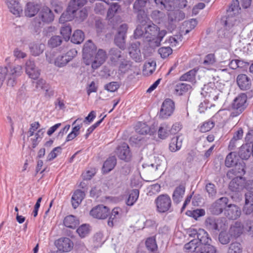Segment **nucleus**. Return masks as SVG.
<instances>
[{
  "label": "nucleus",
  "instance_id": "1",
  "mask_svg": "<svg viewBox=\"0 0 253 253\" xmlns=\"http://www.w3.org/2000/svg\"><path fill=\"white\" fill-rule=\"evenodd\" d=\"M240 9L239 1L238 0H233L229 9L227 10V16L225 18L226 19L225 20L223 19H222L224 22L225 27L223 30L219 31V36L230 37L237 32V23L239 22L237 21L236 16H233L232 15L233 14L235 15L238 13Z\"/></svg>",
  "mask_w": 253,
  "mask_h": 253
},
{
  "label": "nucleus",
  "instance_id": "2",
  "mask_svg": "<svg viewBox=\"0 0 253 253\" xmlns=\"http://www.w3.org/2000/svg\"><path fill=\"white\" fill-rule=\"evenodd\" d=\"M23 73L22 66L19 65L9 67H0V87L5 78L8 86H14L17 83V78Z\"/></svg>",
  "mask_w": 253,
  "mask_h": 253
},
{
  "label": "nucleus",
  "instance_id": "3",
  "mask_svg": "<svg viewBox=\"0 0 253 253\" xmlns=\"http://www.w3.org/2000/svg\"><path fill=\"white\" fill-rule=\"evenodd\" d=\"M196 238L191 240L184 246V250L191 252L193 250H197L200 247V245L207 244L211 241L208 233L203 229L199 228Z\"/></svg>",
  "mask_w": 253,
  "mask_h": 253
},
{
  "label": "nucleus",
  "instance_id": "4",
  "mask_svg": "<svg viewBox=\"0 0 253 253\" xmlns=\"http://www.w3.org/2000/svg\"><path fill=\"white\" fill-rule=\"evenodd\" d=\"M87 2L86 0H71L67 8L64 20L71 21L75 16V13L79 7L83 6Z\"/></svg>",
  "mask_w": 253,
  "mask_h": 253
},
{
  "label": "nucleus",
  "instance_id": "5",
  "mask_svg": "<svg viewBox=\"0 0 253 253\" xmlns=\"http://www.w3.org/2000/svg\"><path fill=\"white\" fill-rule=\"evenodd\" d=\"M157 211L160 213H164L169 211L171 207V200L167 194H161L155 200Z\"/></svg>",
  "mask_w": 253,
  "mask_h": 253
},
{
  "label": "nucleus",
  "instance_id": "6",
  "mask_svg": "<svg viewBox=\"0 0 253 253\" xmlns=\"http://www.w3.org/2000/svg\"><path fill=\"white\" fill-rule=\"evenodd\" d=\"M71 27L64 23V41H68L70 39ZM84 34L80 30L75 31L71 37V41L74 43L79 44L84 40Z\"/></svg>",
  "mask_w": 253,
  "mask_h": 253
},
{
  "label": "nucleus",
  "instance_id": "7",
  "mask_svg": "<svg viewBox=\"0 0 253 253\" xmlns=\"http://www.w3.org/2000/svg\"><path fill=\"white\" fill-rule=\"evenodd\" d=\"M96 46L91 40H88L84 44L83 50L84 63L89 65L91 62V58L96 51Z\"/></svg>",
  "mask_w": 253,
  "mask_h": 253
},
{
  "label": "nucleus",
  "instance_id": "8",
  "mask_svg": "<svg viewBox=\"0 0 253 253\" xmlns=\"http://www.w3.org/2000/svg\"><path fill=\"white\" fill-rule=\"evenodd\" d=\"M225 221V218L209 217L206 219L205 224L208 230L214 231L220 229H224L226 227Z\"/></svg>",
  "mask_w": 253,
  "mask_h": 253
},
{
  "label": "nucleus",
  "instance_id": "9",
  "mask_svg": "<svg viewBox=\"0 0 253 253\" xmlns=\"http://www.w3.org/2000/svg\"><path fill=\"white\" fill-rule=\"evenodd\" d=\"M175 109L174 102L167 98L163 102L159 113V117L162 119H167L173 113Z\"/></svg>",
  "mask_w": 253,
  "mask_h": 253
},
{
  "label": "nucleus",
  "instance_id": "10",
  "mask_svg": "<svg viewBox=\"0 0 253 253\" xmlns=\"http://www.w3.org/2000/svg\"><path fill=\"white\" fill-rule=\"evenodd\" d=\"M228 202V198L225 197H223L217 199L211 206L210 208L211 212L215 215L220 214L223 212L224 209L225 210V207Z\"/></svg>",
  "mask_w": 253,
  "mask_h": 253
},
{
  "label": "nucleus",
  "instance_id": "11",
  "mask_svg": "<svg viewBox=\"0 0 253 253\" xmlns=\"http://www.w3.org/2000/svg\"><path fill=\"white\" fill-rule=\"evenodd\" d=\"M137 18L139 24L134 31V37L137 39L144 36L146 38H148L149 36L146 34V24H147V20H148V17L146 15L144 14V16L141 17L139 15Z\"/></svg>",
  "mask_w": 253,
  "mask_h": 253
},
{
  "label": "nucleus",
  "instance_id": "12",
  "mask_svg": "<svg viewBox=\"0 0 253 253\" xmlns=\"http://www.w3.org/2000/svg\"><path fill=\"white\" fill-rule=\"evenodd\" d=\"M106 52L102 49H99L96 52L95 56L91 58V67L93 69L98 68L101 65H102L107 59Z\"/></svg>",
  "mask_w": 253,
  "mask_h": 253
},
{
  "label": "nucleus",
  "instance_id": "13",
  "mask_svg": "<svg viewBox=\"0 0 253 253\" xmlns=\"http://www.w3.org/2000/svg\"><path fill=\"white\" fill-rule=\"evenodd\" d=\"M109 213L108 207L102 205L94 207L90 211V214L94 218L103 219L106 218Z\"/></svg>",
  "mask_w": 253,
  "mask_h": 253
},
{
  "label": "nucleus",
  "instance_id": "14",
  "mask_svg": "<svg viewBox=\"0 0 253 253\" xmlns=\"http://www.w3.org/2000/svg\"><path fill=\"white\" fill-rule=\"evenodd\" d=\"M247 96L245 94L238 95L233 101L232 108L237 111L238 114H241L246 108Z\"/></svg>",
  "mask_w": 253,
  "mask_h": 253
},
{
  "label": "nucleus",
  "instance_id": "15",
  "mask_svg": "<svg viewBox=\"0 0 253 253\" xmlns=\"http://www.w3.org/2000/svg\"><path fill=\"white\" fill-rule=\"evenodd\" d=\"M234 168L229 170L227 173V176L229 178H232L233 176L242 177L245 173V164L242 161L240 160L239 162L236 164Z\"/></svg>",
  "mask_w": 253,
  "mask_h": 253
},
{
  "label": "nucleus",
  "instance_id": "16",
  "mask_svg": "<svg viewBox=\"0 0 253 253\" xmlns=\"http://www.w3.org/2000/svg\"><path fill=\"white\" fill-rule=\"evenodd\" d=\"M224 214L229 219L235 220L241 214L240 208L234 204H229L225 210Z\"/></svg>",
  "mask_w": 253,
  "mask_h": 253
},
{
  "label": "nucleus",
  "instance_id": "17",
  "mask_svg": "<svg viewBox=\"0 0 253 253\" xmlns=\"http://www.w3.org/2000/svg\"><path fill=\"white\" fill-rule=\"evenodd\" d=\"M245 183V180L242 177L237 176L231 181L229 185V188L231 191L238 192L244 188Z\"/></svg>",
  "mask_w": 253,
  "mask_h": 253
},
{
  "label": "nucleus",
  "instance_id": "18",
  "mask_svg": "<svg viewBox=\"0 0 253 253\" xmlns=\"http://www.w3.org/2000/svg\"><path fill=\"white\" fill-rule=\"evenodd\" d=\"M116 153L118 157L121 160L127 161L130 158L129 148L128 145L126 143L118 146Z\"/></svg>",
  "mask_w": 253,
  "mask_h": 253
},
{
  "label": "nucleus",
  "instance_id": "19",
  "mask_svg": "<svg viewBox=\"0 0 253 253\" xmlns=\"http://www.w3.org/2000/svg\"><path fill=\"white\" fill-rule=\"evenodd\" d=\"M237 83L242 90H248L251 86V80L245 74H240L237 77Z\"/></svg>",
  "mask_w": 253,
  "mask_h": 253
},
{
  "label": "nucleus",
  "instance_id": "20",
  "mask_svg": "<svg viewBox=\"0 0 253 253\" xmlns=\"http://www.w3.org/2000/svg\"><path fill=\"white\" fill-rule=\"evenodd\" d=\"M9 11L15 16L19 17L22 13V8L16 0H6Z\"/></svg>",
  "mask_w": 253,
  "mask_h": 253
},
{
  "label": "nucleus",
  "instance_id": "21",
  "mask_svg": "<svg viewBox=\"0 0 253 253\" xmlns=\"http://www.w3.org/2000/svg\"><path fill=\"white\" fill-rule=\"evenodd\" d=\"M139 45V44L137 42L132 43L128 47L130 57L136 62H140L142 59Z\"/></svg>",
  "mask_w": 253,
  "mask_h": 253
},
{
  "label": "nucleus",
  "instance_id": "22",
  "mask_svg": "<svg viewBox=\"0 0 253 253\" xmlns=\"http://www.w3.org/2000/svg\"><path fill=\"white\" fill-rule=\"evenodd\" d=\"M39 18L44 23H50L54 19V15L51 10L46 6L42 8L39 15Z\"/></svg>",
  "mask_w": 253,
  "mask_h": 253
},
{
  "label": "nucleus",
  "instance_id": "23",
  "mask_svg": "<svg viewBox=\"0 0 253 253\" xmlns=\"http://www.w3.org/2000/svg\"><path fill=\"white\" fill-rule=\"evenodd\" d=\"M135 130L137 133L142 135H153L156 132L154 128H150L145 123L140 122L136 125Z\"/></svg>",
  "mask_w": 253,
  "mask_h": 253
},
{
  "label": "nucleus",
  "instance_id": "24",
  "mask_svg": "<svg viewBox=\"0 0 253 253\" xmlns=\"http://www.w3.org/2000/svg\"><path fill=\"white\" fill-rule=\"evenodd\" d=\"M185 191V187L183 185H180L174 190L172 194L173 202L176 204L179 203L183 197Z\"/></svg>",
  "mask_w": 253,
  "mask_h": 253
},
{
  "label": "nucleus",
  "instance_id": "25",
  "mask_svg": "<svg viewBox=\"0 0 253 253\" xmlns=\"http://www.w3.org/2000/svg\"><path fill=\"white\" fill-rule=\"evenodd\" d=\"M85 197L84 191L76 190L72 197V204L74 209L77 208Z\"/></svg>",
  "mask_w": 253,
  "mask_h": 253
},
{
  "label": "nucleus",
  "instance_id": "26",
  "mask_svg": "<svg viewBox=\"0 0 253 253\" xmlns=\"http://www.w3.org/2000/svg\"><path fill=\"white\" fill-rule=\"evenodd\" d=\"M40 9L39 5L33 2H28L25 9V14L26 16L31 17L35 16Z\"/></svg>",
  "mask_w": 253,
  "mask_h": 253
},
{
  "label": "nucleus",
  "instance_id": "27",
  "mask_svg": "<svg viewBox=\"0 0 253 253\" xmlns=\"http://www.w3.org/2000/svg\"><path fill=\"white\" fill-rule=\"evenodd\" d=\"M238 154L242 159L248 160L252 155L251 145L249 144L242 145L239 149Z\"/></svg>",
  "mask_w": 253,
  "mask_h": 253
},
{
  "label": "nucleus",
  "instance_id": "28",
  "mask_svg": "<svg viewBox=\"0 0 253 253\" xmlns=\"http://www.w3.org/2000/svg\"><path fill=\"white\" fill-rule=\"evenodd\" d=\"M239 159L234 152L229 153L225 160V165L228 168L233 167L239 162Z\"/></svg>",
  "mask_w": 253,
  "mask_h": 253
},
{
  "label": "nucleus",
  "instance_id": "29",
  "mask_svg": "<svg viewBox=\"0 0 253 253\" xmlns=\"http://www.w3.org/2000/svg\"><path fill=\"white\" fill-rule=\"evenodd\" d=\"M79 223V220L73 215L67 216L64 218V226L68 228L75 229Z\"/></svg>",
  "mask_w": 253,
  "mask_h": 253
},
{
  "label": "nucleus",
  "instance_id": "30",
  "mask_svg": "<svg viewBox=\"0 0 253 253\" xmlns=\"http://www.w3.org/2000/svg\"><path fill=\"white\" fill-rule=\"evenodd\" d=\"M116 164V159L115 156L110 157L104 163L102 170L104 172L110 171Z\"/></svg>",
  "mask_w": 253,
  "mask_h": 253
},
{
  "label": "nucleus",
  "instance_id": "31",
  "mask_svg": "<svg viewBox=\"0 0 253 253\" xmlns=\"http://www.w3.org/2000/svg\"><path fill=\"white\" fill-rule=\"evenodd\" d=\"M159 28L153 23L148 22V20H147V24H146V34L148 35L149 37H155L158 34V31Z\"/></svg>",
  "mask_w": 253,
  "mask_h": 253
},
{
  "label": "nucleus",
  "instance_id": "32",
  "mask_svg": "<svg viewBox=\"0 0 253 253\" xmlns=\"http://www.w3.org/2000/svg\"><path fill=\"white\" fill-rule=\"evenodd\" d=\"M158 134L159 138L163 139L166 138L171 134L170 126L166 124H162L158 129Z\"/></svg>",
  "mask_w": 253,
  "mask_h": 253
},
{
  "label": "nucleus",
  "instance_id": "33",
  "mask_svg": "<svg viewBox=\"0 0 253 253\" xmlns=\"http://www.w3.org/2000/svg\"><path fill=\"white\" fill-rule=\"evenodd\" d=\"M147 1L148 0H136L135 1L133 4V8L135 10L139 12L138 16L139 15L141 17L144 16V14L146 15L144 11H142V9L146 6Z\"/></svg>",
  "mask_w": 253,
  "mask_h": 253
},
{
  "label": "nucleus",
  "instance_id": "34",
  "mask_svg": "<svg viewBox=\"0 0 253 253\" xmlns=\"http://www.w3.org/2000/svg\"><path fill=\"white\" fill-rule=\"evenodd\" d=\"M204 89L207 90V91H206L207 93L206 95L208 96L211 100H213L215 101L220 97L221 92L216 88H211L209 89L208 88V86H205Z\"/></svg>",
  "mask_w": 253,
  "mask_h": 253
},
{
  "label": "nucleus",
  "instance_id": "35",
  "mask_svg": "<svg viewBox=\"0 0 253 253\" xmlns=\"http://www.w3.org/2000/svg\"><path fill=\"white\" fill-rule=\"evenodd\" d=\"M44 45L42 43H31L30 45V49L32 54L34 56H38L42 53L44 50Z\"/></svg>",
  "mask_w": 253,
  "mask_h": 253
},
{
  "label": "nucleus",
  "instance_id": "36",
  "mask_svg": "<svg viewBox=\"0 0 253 253\" xmlns=\"http://www.w3.org/2000/svg\"><path fill=\"white\" fill-rule=\"evenodd\" d=\"M197 72V70L195 68L192 69L182 75L180 77V80L182 81L193 82L195 79Z\"/></svg>",
  "mask_w": 253,
  "mask_h": 253
},
{
  "label": "nucleus",
  "instance_id": "37",
  "mask_svg": "<svg viewBox=\"0 0 253 253\" xmlns=\"http://www.w3.org/2000/svg\"><path fill=\"white\" fill-rule=\"evenodd\" d=\"M179 137H173L169 144V148L171 152H176L179 150L182 146V140L179 141Z\"/></svg>",
  "mask_w": 253,
  "mask_h": 253
},
{
  "label": "nucleus",
  "instance_id": "38",
  "mask_svg": "<svg viewBox=\"0 0 253 253\" xmlns=\"http://www.w3.org/2000/svg\"><path fill=\"white\" fill-rule=\"evenodd\" d=\"M198 250L200 253H216V250L214 247L210 244V243L200 245Z\"/></svg>",
  "mask_w": 253,
  "mask_h": 253
},
{
  "label": "nucleus",
  "instance_id": "39",
  "mask_svg": "<svg viewBox=\"0 0 253 253\" xmlns=\"http://www.w3.org/2000/svg\"><path fill=\"white\" fill-rule=\"evenodd\" d=\"M215 62V58L213 54H209L204 58L203 64L205 68L210 69V67Z\"/></svg>",
  "mask_w": 253,
  "mask_h": 253
},
{
  "label": "nucleus",
  "instance_id": "40",
  "mask_svg": "<svg viewBox=\"0 0 253 253\" xmlns=\"http://www.w3.org/2000/svg\"><path fill=\"white\" fill-rule=\"evenodd\" d=\"M33 83L35 84V87L37 89H41L45 91V95H48L47 94L49 89V85L46 83L45 81L41 79Z\"/></svg>",
  "mask_w": 253,
  "mask_h": 253
},
{
  "label": "nucleus",
  "instance_id": "41",
  "mask_svg": "<svg viewBox=\"0 0 253 253\" xmlns=\"http://www.w3.org/2000/svg\"><path fill=\"white\" fill-rule=\"evenodd\" d=\"M139 196V191L137 189H134L132 190L128 197L126 200V204L128 206H132L134 203L137 201Z\"/></svg>",
  "mask_w": 253,
  "mask_h": 253
},
{
  "label": "nucleus",
  "instance_id": "42",
  "mask_svg": "<svg viewBox=\"0 0 253 253\" xmlns=\"http://www.w3.org/2000/svg\"><path fill=\"white\" fill-rule=\"evenodd\" d=\"M190 88L191 86L188 84H178L175 86V91L178 95H181L187 92Z\"/></svg>",
  "mask_w": 253,
  "mask_h": 253
},
{
  "label": "nucleus",
  "instance_id": "43",
  "mask_svg": "<svg viewBox=\"0 0 253 253\" xmlns=\"http://www.w3.org/2000/svg\"><path fill=\"white\" fill-rule=\"evenodd\" d=\"M156 63L154 61L148 62L144 65L143 73L147 75H151L156 69Z\"/></svg>",
  "mask_w": 253,
  "mask_h": 253
},
{
  "label": "nucleus",
  "instance_id": "44",
  "mask_svg": "<svg viewBox=\"0 0 253 253\" xmlns=\"http://www.w3.org/2000/svg\"><path fill=\"white\" fill-rule=\"evenodd\" d=\"M214 126V123L211 120L204 122L199 127V130L203 133L210 131Z\"/></svg>",
  "mask_w": 253,
  "mask_h": 253
},
{
  "label": "nucleus",
  "instance_id": "45",
  "mask_svg": "<svg viewBox=\"0 0 253 253\" xmlns=\"http://www.w3.org/2000/svg\"><path fill=\"white\" fill-rule=\"evenodd\" d=\"M155 163H151L150 165L147 166L146 168L148 170L155 171L160 169L162 164V161L159 157H155Z\"/></svg>",
  "mask_w": 253,
  "mask_h": 253
},
{
  "label": "nucleus",
  "instance_id": "46",
  "mask_svg": "<svg viewBox=\"0 0 253 253\" xmlns=\"http://www.w3.org/2000/svg\"><path fill=\"white\" fill-rule=\"evenodd\" d=\"M120 6L118 3H112L108 10L107 17L112 18L120 9Z\"/></svg>",
  "mask_w": 253,
  "mask_h": 253
},
{
  "label": "nucleus",
  "instance_id": "47",
  "mask_svg": "<svg viewBox=\"0 0 253 253\" xmlns=\"http://www.w3.org/2000/svg\"><path fill=\"white\" fill-rule=\"evenodd\" d=\"M43 133V129H40L34 135L35 136L34 137L31 138L33 148H35L38 145L40 140L42 138Z\"/></svg>",
  "mask_w": 253,
  "mask_h": 253
},
{
  "label": "nucleus",
  "instance_id": "48",
  "mask_svg": "<svg viewBox=\"0 0 253 253\" xmlns=\"http://www.w3.org/2000/svg\"><path fill=\"white\" fill-rule=\"evenodd\" d=\"M112 61L116 62L121 57V51L118 48H113L109 51Z\"/></svg>",
  "mask_w": 253,
  "mask_h": 253
},
{
  "label": "nucleus",
  "instance_id": "49",
  "mask_svg": "<svg viewBox=\"0 0 253 253\" xmlns=\"http://www.w3.org/2000/svg\"><path fill=\"white\" fill-rule=\"evenodd\" d=\"M126 36L118 34L115 38V42L116 45L121 49H124L125 48V39Z\"/></svg>",
  "mask_w": 253,
  "mask_h": 253
},
{
  "label": "nucleus",
  "instance_id": "50",
  "mask_svg": "<svg viewBox=\"0 0 253 253\" xmlns=\"http://www.w3.org/2000/svg\"><path fill=\"white\" fill-rule=\"evenodd\" d=\"M147 248L151 251H154L157 249V245L154 237L148 238L145 242Z\"/></svg>",
  "mask_w": 253,
  "mask_h": 253
},
{
  "label": "nucleus",
  "instance_id": "51",
  "mask_svg": "<svg viewBox=\"0 0 253 253\" xmlns=\"http://www.w3.org/2000/svg\"><path fill=\"white\" fill-rule=\"evenodd\" d=\"M158 53L162 58H165L172 53V50L169 46L162 47L159 49Z\"/></svg>",
  "mask_w": 253,
  "mask_h": 253
},
{
  "label": "nucleus",
  "instance_id": "52",
  "mask_svg": "<svg viewBox=\"0 0 253 253\" xmlns=\"http://www.w3.org/2000/svg\"><path fill=\"white\" fill-rule=\"evenodd\" d=\"M218 239L222 244H227L230 240V235L226 231H222L219 235Z\"/></svg>",
  "mask_w": 253,
  "mask_h": 253
},
{
  "label": "nucleus",
  "instance_id": "53",
  "mask_svg": "<svg viewBox=\"0 0 253 253\" xmlns=\"http://www.w3.org/2000/svg\"><path fill=\"white\" fill-rule=\"evenodd\" d=\"M77 232L81 237L84 238L89 233V226L87 224H83L78 228Z\"/></svg>",
  "mask_w": 253,
  "mask_h": 253
},
{
  "label": "nucleus",
  "instance_id": "54",
  "mask_svg": "<svg viewBox=\"0 0 253 253\" xmlns=\"http://www.w3.org/2000/svg\"><path fill=\"white\" fill-rule=\"evenodd\" d=\"M62 42L61 37L55 36L52 37L48 41V44L52 47H55L59 45Z\"/></svg>",
  "mask_w": 253,
  "mask_h": 253
},
{
  "label": "nucleus",
  "instance_id": "55",
  "mask_svg": "<svg viewBox=\"0 0 253 253\" xmlns=\"http://www.w3.org/2000/svg\"><path fill=\"white\" fill-rule=\"evenodd\" d=\"M241 245L238 243H233L230 244L227 253H241Z\"/></svg>",
  "mask_w": 253,
  "mask_h": 253
},
{
  "label": "nucleus",
  "instance_id": "56",
  "mask_svg": "<svg viewBox=\"0 0 253 253\" xmlns=\"http://www.w3.org/2000/svg\"><path fill=\"white\" fill-rule=\"evenodd\" d=\"M206 190L210 197H214L216 193L215 186L211 183H208L206 184Z\"/></svg>",
  "mask_w": 253,
  "mask_h": 253
},
{
  "label": "nucleus",
  "instance_id": "57",
  "mask_svg": "<svg viewBox=\"0 0 253 253\" xmlns=\"http://www.w3.org/2000/svg\"><path fill=\"white\" fill-rule=\"evenodd\" d=\"M230 231L231 232H234V236H239L242 232V225L241 222H236L235 225L231 227Z\"/></svg>",
  "mask_w": 253,
  "mask_h": 253
},
{
  "label": "nucleus",
  "instance_id": "58",
  "mask_svg": "<svg viewBox=\"0 0 253 253\" xmlns=\"http://www.w3.org/2000/svg\"><path fill=\"white\" fill-rule=\"evenodd\" d=\"M197 25V21L195 19H192L188 21L184 22V25L187 27L184 35L188 34L191 30L193 29Z\"/></svg>",
  "mask_w": 253,
  "mask_h": 253
},
{
  "label": "nucleus",
  "instance_id": "59",
  "mask_svg": "<svg viewBox=\"0 0 253 253\" xmlns=\"http://www.w3.org/2000/svg\"><path fill=\"white\" fill-rule=\"evenodd\" d=\"M36 67L34 62L31 60H28L25 63V71L28 75H32L33 77L35 76V74H32L31 71H32Z\"/></svg>",
  "mask_w": 253,
  "mask_h": 253
},
{
  "label": "nucleus",
  "instance_id": "60",
  "mask_svg": "<svg viewBox=\"0 0 253 253\" xmlns=\"http://www.w3.org/2000/svg\"><path fill=\"white\" fill-rule=\"evenodd\" d=\"M119 87V84L117 82H113L108 84H106L104 86V88L106 90L110 92H114L116 91Z\"/></svg>",
  "mask_w": 253,
  "mask_h": 253
},
{
  "label": "nucleus",
  "instance_id": "61",
  "mask_svg": "<svg viewBox=\"0 0 253 253\" xmlns=\"http://www.w3.org/2000/svg\"><path fill=\"white\" fill-rule=\"evenodd\" d=\"M148 38H149L148 41L149 42L150 46L152 48L158 47L160 45L162 41H161L160 39L157 38L156 36L153 37H149Z\"/></svg>",
  "mask_w": 253,
  "mask_h": 253
},
{
  "label": "nucleus",
  "instance_id": "62",
  "mask_svg": "<svg viewBox=\"0 0 253 253\" xmlns=\"http://www.w3.org/2000/svg\"><path fill=\"white\" fill-rule=\"evenodd\" d=\"M95 173L96 170L95 169H90L83 172L82 176L84 180H89L94 175Z\"/></svg>",
  "mask_w": 253,
  "mask_h": 253
},
{
  "label": "nucleus",
  "instance_id": "63",
  "mask_svg": "<svg viewBox=\"0 0 253 253\" xmlns=\"http://www.w3.org/2000/svg\"><path fill=\"white\" fill-rule=\"evenodd\" d=\"M73 247V242L70 239L64 238V252H70Z\"/></svg>",
  "mask_w": 253,
  "mask_h": 253
},
{
  "label": "nucleus",
  "instance_id": "64",
  "mask_svg": "<svg viewBox=\"0 0 253 253\" xmlns=\"http://www.w3.org/2000/svg\"><path fill=\"white\" fill-rule=\"evenodd\" d=\"M243 212L246 215L253 216V205L245 204L243 209Z\"/></svg>",
  "mask_w": 253,
  "mask_h": 253
}]
</instances>
